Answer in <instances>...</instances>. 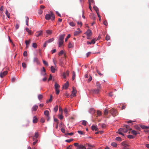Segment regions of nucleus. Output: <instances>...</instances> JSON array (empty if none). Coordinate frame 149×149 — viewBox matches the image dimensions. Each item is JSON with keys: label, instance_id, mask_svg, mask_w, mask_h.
<instances>
[{"label": "nucleus", "instance_id": "f257e3e1", "mask_svg": "<svg viewBox=\"0 0 149 149\" xmlns=\"http://www.w3.org/2000/svg\"><path fill=\"white\" fill-rule=\"evenodd\" d=\"M55 17L54 15L52 13V12H50V14H47L45 15V18L47 20H49L51 19L53 21L55 19Z\"/></svg>", "mask_w": 149, "mask_h": 149}, {"label": "nucleus", "instance_id": "f03ea898", "mask_svg": "<svg viewBox=\"0 0 149 149\" xmlns=\"http://www.w3.org/2000/svg\"><path fill=\"white\" fill-rule=\"evenodd\" d=\"M127 132V129H125L124 128H120L118 129V131L117 133L123 136H124V134L123 133H126Z\"/></svg>", "mask_w": 149, "mask_h": 149}, {"label": "nucleus", "instance_id": "7ed1b4c3", "mask_svg": "<svg viewBox=\"0 0 149 149\" xmlns=\"http://www.w3.org/2000/svg\"><path fill=\"white\" fill-rule=\"evenodd\" d=\"M109 112L113 116H115L118 114L117 110L113 108L111 109Z\"/></svg>", "mask_w": 149, "mask_h": 149}, {"label": "nucleus", "instance_id": "20e7f679", "mask_svg": "<svg viewBox=\"0 0 149 149\" xmlns=\"http://www.w3.org/2000/svg\"><path fill=\"white\" fill-rule=\"evenodd\" d=\"M76 90L74 88H73V90L72 91V94L70 95V97L71 98L75 96H76Z\"/></svg>", "mask_w": 149, "mask_h": 149}, {"label": "nucleus", "instance_id": "39448f33", "mask_svg": "<svg viewBox=\"0 0 149 149\" xmlns=\"http://www.w3.org/2000/svg\"><path fill=\"white\" fill-rule=\"evenodd\" d=\"M100 89H92L91 91V92L94 94H98L100 91Z\"/></svg>", "mask_w": 149, "mask_h": 149}, {"label": "nucleus", "instance_id": "423d86ee", "mask_svg": "<svg viewBox=\"0 0 149 149\" xmlns=\"http://www.w3.org/2000/svg\"><path fill=\"white\" fill-rule=\"evenodd\" d=\"M8 73V71H5L3 72H1L0 74V77L1 78H3L4 76L7 74Z\"/></svg>", "mask_w": 149, "mask_h": 149}, {"label": "nucleus", "instance_id": "0eeeda50", "mask_svg": "<svg viewBox=\"0 0 149 149\" xmlns=\"http://www.w3.org/2000/svg\"><path fill=\"white\" fill-rule=\"evenodd\" d=\"M33 62L36 63L37 64H39L40 63L38 58L37 57H35L34 58Z\"/></svg>", "mask_w": 149, "mask_h": 149}, {"label": "nucleus", "instance_id": "6e6552de", "mask_svg": "<svg viewBox=\"0 0 149 149\" xmlns=\"http://www.w3.org/2000/svg\"><path fill=\"white\" fill-rule=\"evenodd\" d=\"M69 74V71L67 70L64 73L63 76L64 78H65L67 76H68Z\"/></svg>", "mask_w": 149, "mask_h": 149}, {"label": "nucleus", "instance_id": "1a4fd4ad", "mask_svg": "<svg viewBox=\"0 0 149 149\" xmlns=\"http://www.w3.org/2000/svg\"><path fill=\"white\" fill-rule=\"evenodd\" d=\"M43 70H41V74L42 75H46V70L44 67H42Z\"/></svg>", "mask_w": 149, "mask_h": 149}, {"label": "nucleus", "instance_id": "9d476101", "mask_svg": "<svg viewBox=\"0 0 149 149\" xmlns=\"http://www.w3.org/2000/svg\"><path fill=\"white\" fill-rule=\"evenodd\" d=\"M121 144L122 145L124 146V147L127 148V147H129V145L126 144V142L125 141L122 142L121 143Z\"/></svg>", "mask_w": 149, "mask_h": 149}, {"label": "nucleus", "instance_id": "9b49d317", "mask_svg": "<svg viewBox=\"0 0 149 149\" xmlns=\"http://www.w3.org/2000/svg\"><path fill=\"white\" fill-rule=\"evenodd\" d=\"M65 36V34H63L60 35L58 40H63V39Z\"/></svg>", "mask_w": 149, "mask_h": 149}, {"label": "nucleus", "instance_id": "f8f14e48", "mask_svg": "<svg viewBox=\"0 0 149 149\" xmlns=\"http://www.w3.org/2000/svg\"><path fill=\"white\" fill-rule=\"evenodd\" d=\"M30 42L31 40H26L25 41V43L26 45V48H28L29 47V46L30 44Z\"/></svg>", "mask_w": 149, "mask_h": 149}, {"label": "nucleus", "instance_id": "ddd939ff", "mask_svg": "<svg viewBox=\"0 0 149 149\" xmlns=\"http://www.w3.org/2000/svg\"><path fill=\"white\" fill-rule=\"evenodd\" d=\"M86 34L87 36H90L92 34L91 31L90 30H88L86 32Z\"/></svg>", "mask_w": 149, "mask_h": 149}, {"label": "nucleus", "instance_id": "4468645a", "mask_svg": "<svg viewBox=\"0 0 149 149\" xmlns=\"http://www.w3.org/2000/svg\"><path fill=\"white\" fill-rule=\"evenodd\" d=\"M36 33L37 34L36 35V36L39 37L41 36L42 35V31H38L36 32Z\"/></svg>", "mask_w": 149, "mask_h": 149}, {"label": "nucleus", "instance_id": "2eb2a0df", "mask_svg": "<svg viewBox=\"0 0 149 149\" xmlns=\"http://www.w3.org/2000/svg\"><path fill=\"white\" fill-rule=\"evenodd\" d=\"M96 86L97 88L100 89V90L101 89V85L98 82H96Z\"/></svg>", "mask_w": 149, "mask_h": 149}, {"label": "nucleus", "instance_id": "dca6fc26", "mask_svg": "<svg viewBox=\"0 0 149 149\" xmlns=\"http://www.w3.org/2000/svg\"><path fill=\"white\" fill-rule=\"evenodd\" d=\"M38 107L37 105H34L32 108V110L33 111H36L38 108Z\"/></svg>", "mask_w": 149, "mask_h": 149}, {"label": "nucleus", "instance_id": "f3484780", "mask_svg": "<svg viewBox=\"0 0 149 149\" xmlns=\"http://www.w3.org/2000/svg\"><path fill=\"white\" fill-rule=\"evenodd\" d=\"M58 47H60L63 43V40H58Z\"/></svg>", "mask_w": 149, "mask_h": 149}, {"label": "nucleus", "instance_id": "a211bd4d", "mask_svg": "<svg viewBox=\"0 0 149 149\" xmlns=\"http://www.w3.org/2000/svg\"><path fill=\"white\" fill-rule=\"evenodd\" d=\"M38 119L36 116H34L33 120V123H36L37 122Z\"/></svg>", "mask_w": 149, "mask_h": 149}, {"label": "nucleus", "instance_id": "6ab92c4d", "mask_svg": "<svg viewBox=\"0 0 149 149\" xmlns=\"http://www.w3.org/2000/svg\"><path fill=\"white\" fill-rule=\"evenodd\" d=\"M81 32L80 31H76L74 32V36H77Z\"/></svg>", "mask_w": 149, "mask_h": 149}, {"label": "nucleus", "instance_id": "aec40b11", "mask_svg": "<svg viewBox=\"0 0 149 149\" xmlns=\"http://www.w3.org/2000/svg\"><path fill=\"white\" fill-rule=\"evenodd\" d=\"M39 136L38 132H36L35 134V136H34L33 138V141H34L36 139L38 138Z\"/></svg>", "mask_w": 149, "mask_h": 149}, {"label": "nucleus", "instance_id": "412c9836", "mask_svg": "<svg viewBox=\"0 0 149 149\" xmlns=\"http://www.w3.org/2000/svg\"><path fill=\"white\" fill-rule=\"evenodd\" d=\"M85 148V146L82 145H80L77 149H84Z\"/></svg>", "mask_w": 149, "mask_h": 149}, {"label": "nucleus", "instance_id": "4be33fe9", "mask_svg": "<svg viewBox=\"0 0 149 149\" xmlns=\"http://www.w3.org/2000/svg\"><path fill=\"white\" fill-rule=\"evenodd\" d=\"M92 129L93 130H95L96 131H97L98 130L97 128L95 125H92L91 127Z\"/></svg>", "mask_w": 149, "mask_h": 149}, {"label": "nucleus", "instance_id": "5701e85b", "mask_svg": "<svg viewBox=\"0 0 149 149\" xmlns=\"http://www.w3.org/2000/svg\"><path fill=\"white\" fill-rule=\"evenodd\" d=\"M69 86V82L68 81H67L66 83L64 84V87H65V88L66 89H67L68 87Z\"/></svg>", "mask_w": 149, "mask_h": 149}, {"label": "nucleus", "instance_id": "b1692460", "mask_svg": "<svg viewBox=\"0 0 149 149\" xmlns=\"http://www.w3.org/2000/svg\"><path fill=\"white\" fill-rule=\"evenodd\" d=\"M131 133L132 134L134 135H136L139 134V132H137L134 130H132V131Z\"/></svg>", "mask_w": 149, "mask_h": 149}, {"label": "nucleus", "instance_id": "393cba45", "mask_svg": "<svg viewBox=\"0 0 149 149\" xmlns=\"http://www.w3.org/2000/svg\"><path fill=\"white\" fill-rule=\"evenodd\" d=\"M54 40V39L53 38H52L49 39L48 40L46 41L47 43H49L53 41Z\"/></svg>", "mask_w": 149, "mask_h": 149}, {"label": "nucleus", "instance_id": "a878e982", "mask_svg": "<svg viewBox=\"0 0 149 149\" xmlns=\"http://www.w3.org/2000/svg\"><path fill=\"white\" fill-rule=\"evenodd\" d=\"M74 46L73 43L70 42L68 44V47L69 48H72L74 47Z\"/></svg>", "mask_w": 149, "mask_h": 149}, {"label": "nucleus", "instance_id": "bb28decb", "mask_svg": "<svg viewBox=\"0 0 149 149\" xmlns=\"http://www.w3.org/2000/svg\"><path fill=\"white\" fill-rule=\"evenodd\" d=\"M51 71L52 73H54L55 72L56 69L53 66H52L51 67Z\"/></svg>", "mask_w": 149, "mask_h": 149}, {"label": "nucleus", "instance_id": "cd10ccee", "mask_svg": "<svg viewBox=\"0 0 149 149\" xmlns=\"http://www.w3.org/2000/svg\"><path fill=\"white\" fill-rule=\"evenodd\" d=\"M111 145L112 146H113V147H116L117 146V144L115 142H112L111 144Z\"/></svg>", "mask_w": 149, "mask_h": 149}, {"label": "nucleus", "instance_id": "c85d7f7f", "mask_svg": "<svg viewBox=\"0 0 149 149\" xmlns=\"http://www.w3.org/2000/svg\"><path fill=\"white\" fill-rule=\"evenodd\" d=\"M44 114L45 115L47 116V117H49V112L47 110H46L44 111Z\"/></svg>", "mask_w": 149, "mask_h": 149}, {"label": "nucleus", "instance_id": "c756f323", "mask_svg": "<svg viewBox=\"0 0 149 149\" xmlns=\"http://www.w3.org/2000/svg\"><path fill=\"white\" fill-rule=\"evenodd\" d=\"M64 113L65 114V115L66 116H67L68 115V111L67 109L66 108H65L64 110Z\"/></svg>", "mask_w": 149, "mask_h": 149}, {"label": "nucleus", "instance_id": "7c9ffc66", "mask_svg": "<svg viewBox=\"0 0 149 149\" xmlns=\"http://www.w3.org/2000/svg\"><path fill=\"white\" fill-rule=\"evenodd\" d=\"M134 128L136 129L139 131H140L141 129L140 127L137 125H136L134 126Z\"/></svg>", "mask_w": 149, "mask_h": 149}, {"label": "nucleus", "instance_id": "2f4dec72", "mask_svg": "<svg viewBox=\"0 0 149 149\" xmlns=\"http://www.w3.org/2000/svg\"><path fill=\"white\" fill-rule=\"evenodd\" d=\"M126 128L125 129H127V130H132L131 128H130L129 126L127 125H125L124 126Z\"/></svg>", "mask_w": 149, "mask_h": 149}, {"label": "nucleus", "instance_id": "473e14b6", "mask_svg": "<svg viewBox=\"0 0 149 149\" xmlns=\"http://www.w3.org/2000/svg\"><path fill=\"white\" fill-rule=\"evenodd\" d=\"M5 14L8 18H10V14L7 10H6Z\"/></svg>", "mask_w": 149, "mask_h": 149}, {"label": "nucleus", "instance_id": "72a5a7b5", "mask_svg": "<svg viewBox=\"0 0 149 149\" xmlns=\"http://www.w3.org/2000/svg\"><path fill=\"white\" fill-rule=\"evenodd\" d=\"M43 96L42 95L39 94L38 95V98L39 100L42 98Z\"/></svg>", "mask_w": 149, "mask_h": 149}, {"label": "nucleus", "instance_id": "f704fd0d", "mask_svg": "<svg viewBox=\"0 0 149 149\" xmlns=\"http://www.w3.org/2000/svg\"><path fill=\"white\" fill-rule=\"evenodd\" d=\"M25 30L30 34H31V31L28 28H25Z\"/></svg>", "mask_w": 149, "mask_h": 149}, {"label": "nucleus", "instance_id": "c9c22d12", "mask_svg": "<svg viewBox=\"0 0 149 149\" xmlns=\"http://www.w3.org/2000/svg\"><path fill=\"white\" fill-rule=\"evenodd\" d=\"M26 18V24L28 26V22H29V17H25Z\"/></svg>", "mask_w": 149, "mask_h": 149}, {"label": "nucleus", "instance_id": "e433bc0d", "mask_svg": "<svg viewBox=\"0 0 149 149\" xmlns=\"http://www.w3.org/2000/svg\"><path fill=\"white\" fill-rule=\"evenodd\" d=\"M93 8L96 11V13H97L99 12L98 8L97 7H94Z\"/></svg>", "mask_w": 149, "mask_h": 149}, {"label": "nucleus", "instance_id": "4c0bfd02", "mask_svg": "<svg viewBox=\"0 0 149 149\" xmlns=\"http://www.w3.org/2000/svg\"><path fill=\"white\" fill-rule=\"evenodd\" d=\"M54 86L55 89L59 88L60 87V86L56 83H55Z\"/></svg>", "mask_w": 149, "mask_h": 149}, {"label": "nucleus", "instance_id": "58836bf2", "mask_svg": "<svg viewBox=\"0 0 149 149\" xmlns=\"http://www.w3.org/2000/svg\"><path fill=\"white\" fill-rule=\"evenodd\" d=\"M108 111L107 110V109H105L104 110V114L105 115H107L108 114Z\"/></svg>", "mask_w": 149, "mask_h": 149}, {"label": "nucleus", "instance_id": "ea45409f", "mask_svg": "<svg viewBox=\"0 0 149 149\" xmlns=\"http://www.w3.org/2000/svg\"><path fill=\"white\" fill-rule=\"evenodd\" d=\"M32 47L35 48H36L37 47V45L36 43H33L32 44Z\"/></svg>", "mask_w": 149, "mask_h": 149}, {"label": "nucleus", "instance_id": "a19ab883", "mask_svg": "<svg viewBox=\"0 0 149 149\" xmlns=\"http://www.w3.org/2000/svg\"><path fill=\"white\" fill-rule=\"evenodd\" d=\"M73 139H70L66 140H65V141L68 142V143H70V142H71V141H73Z\"/></svg>", "mask_w": 149, "mask_h": 149}, {"label": "nucleus", "instance_id": "79ce46f5", "mask_svg": "<svg viewBox=\"0 0 149 149\" xmlns=\"http://www.w3.org/2000/svg\"><path fill=\"white\" fill-rule=\"evenodd\" d=\"M116 140L118 141H122L121 138L120 137H117L116 138Z\"/></svg>", "mask_w": 149, "mask_h": 149}, {"label": "nucleus", "instance_id": "37998d69", "mask_svg": "<svg viewBox=\"0 0 149 149\" xmlns=\"http://www.w3.org/2000/svg\"><path fill=\"white\" fill-rule=\"evenodd\" d=\"M58 109V105H56L54 108V110L55 112H56Z\"/></svg>", "mask_w": 149, "mask_h": 149}, {"label": "nucleus", "instance_id": "c03bdc74", "mask_svg": "<svg viewBox=\"0 0 149 149\" xmlns=\"http://www.w3.org/2000/svg\"><path fill=\"white\" fill-rule=\"evenodd\" d=\"M69 24L72 26H75V24L73 22H70Z\"/></svg>", "mask_w": 149, "mask_h": 149}, {"label": "nucleus", "instance_id": "a18cd8bd", "mask_svg": "<svg viewBox=\"0 0 149 149\" xmlns=\"http://www.w3.org/2000/svg\"><path fill=\"white\" fill-rule=\"evenodd\" d=\"M97 116H100L102 115V113L100 111H97Z\"/></svg>", "mask_w": 149, "mask_h": 149}, {"label": "nucleus", "instance_id": "49530a36", "mask_svg": "<svg viewBox=\"0 0 149 149\" xmlns=\"http://www.w3.org/2000/svg\"><path fill=\"white\" fill-rule=\"evenodd\" d=\"M42 61H43V64L45 65H46L47 66H48V63L47 62H46V61H45V60H42Z\"/></svg>", "mask_w": 149, "mask_h": 149}, {"label": "nucleus", "instance_id": "de8ad7c7", "mask_svg": "<svg viewBox=\"0 0 149 149\" xmlns=\"http://www.w3.org/2000/svg\"><path fill=\"white\" fill-rule=\"evenodd\" d=\"M75 74L74 72L73 71L72 73V80H74L75 78Z\"/></svg>", "mask_w": 149, "mask_h": 149}, {"label": "nucleus", "instance_id": "09e8293b", "mask_svg": "<svg viewBox=\"0 0 149 149\" xmlns=\"http://www.w3.org/2000/svg\"><path fill=\"white\" fill-rule=\"evenodd\" d=\"M52 96L51 95L50 96V98L49 100H48L47 101V102H51L52 101Z\"/></svg>", "mask_w": 149, "mask_h": 149}, {"label": "nucleus", "instance_id": "8fccbe9b", "mask_svg": "<svg viewBox=\"0 0 149 149\" xmlns=\"http://www.w3.org/2000/svg\"><path fill=\"white\" fill-rule=\"evenodd\" d=\"M96 40L95 39H92L91 42V44H94L95 43V41Z\"/></svg>", "mask_w": 149, "mask_h": 149}, {"label": "nucleus", "instance_id": "3c124183", "mask_svg": "<svg viewBox=\"0 0 149 149\" xmlns=\"http://www.w3.org/2000/svg\"><path fill=\"white\" fill-rule=\"evenodd\" d=\"M63 51L62 50H61L59 52L58 54L59 56H61L63 54Z\"/></svg>", "mask_w": 149, "mask_h": 149}, {"label": "nucleus", "instance_id": "603ef678", "mask_svg": "<svg viewBox=\"0 0 149 149\" xmlns=\"http://www.w3.org/2000/svg\"><path fill=\"white\" fill-rule=\"evenodd\" d=\"M106 40H108L110 39V37L108 35H107L106 37Z\"/></svg>", "mask_w": 149, "mask_h": 149}, {"label": "nucleus", "instance_id": "864d4df0", "mask_svg": "<svg viewBox=\"0 0 149 149\" xmlns=\"http://www.w3.org/2000/svg\"><path fill=\"white\" fill-rule=\"evenodd\" d=\"M22 65L24 68H25L26 67V65L25 63H23L22 64Z\"/></svg>", "mask_w": 149, "mask_h": 149}, {"label": "nucleus", "instance_id": "5fc2aeb1", "mask_svg": "<svg viewBox=\"0 0 149 149\" xmlns=\"http://www.w3.org/2000/svg\"><path fill=\"white\" fill-rule=\"evenodd\" d=\"M59 88L58 89H55V91L56 92V94L57 95H58L59 94Z\"/></svg>", "mask_w": 149, "mask_h": 149}, {"label": "nucleus", "instance_id": "6e6d98bb", "mask_svg": "<svg viewBox=\"0 0 149 149\" xmlns=\"http://www.w3.org/2000/svg\"><path fill=\"white\" fill-rule=\"evenodd\" d=\"M87 122L86 120H83L82 124L84 125H86Z\"/></svg>", "mask_w": 149, "mask_h": 149}, {"label": "nucleus", "instance_id": "4d7b16f0", "mask_svg": "<svg viewBox=\"0 0 149 149\" xmlns=\"http://www.w3.org/2000/svg\"><path fill=\"white\" fill-rule=\"evenodd\" d=\"M141 127L143 129H147V126H145L144 125H141Z\"/></svg>", "mask_w": 149, "mask_h": 149}, {"label": "nucleus", "instance_id": "13d9d810", "mask_svg": "<svg viewBox=\"0 0 149 149\" xmlns=\"http://www.w3.org/2000/svg\"><path fill=\"white\" fill-rule=\"evenodd\" d=\"M70 37V34L68 35L67 38L65 39V41L66 42L68 39Z\"/></svg>", "mask_w": 149, "mask_h": 149}, {"label": "nucleus", "instance_id": "bf43d9fd", "mask_svg": "<svg viewBox=\"0 0 149 149\" xmlns=\"http://www.w3.org/2000/svg\"><path fill=\"white\" fill-rule=\"evenodd\" d=\"M35 140V141L33 142V145H35L37 142L38 140L37 139H35L34 141Z\"/></svg>", "mask_w": 149, "mask_h": 149}, {"label": "nucleus", "instance_id": "052dcab7", "mask_svg": "<svg viewBox=\"0 0 149 149\" xmlns=\"http://www.w3.org/2000/svg\"><path fill=\"white\" fill-rule=\"evenodd\" d=\"M73 147L72 145H70L67 148V149H72V147Z\"/></svg>", "mask_w": 149, "mask_h": 149}, {"label": "nucleus", "instance_id": "680f3d73", "mask_svg": "<svg viewBox=\"0 0 149 149\" xmlns=\"http://www.w3.org/2000/svg\"><path fill=\"white\" fill-rule=\"evenodd\" d=\"M127 137L129 139H133L134 138V136L132 135H128L127 136Z\"/></svg>", "mask_w": 149, "mask_h": 149}, {"label": "nucleus", "instance_id": "e2e57ef3", "mask_svg": "<svg viewBox=\"0 0 149 149\" xmlns=\"http://www.w3.org/2000/svg\"><path fill=\"white\" fill-rule=\"evenodd\" d=\"M23 55L24 56H26L27 55V52L26 51H25L23 53Z\"/></svg>", "mask_w": 149, "mask_h": 149}, {"label": "nucleus", "instance_id": "0e129e2a", "mask_svg": "<svg viewBox=\"0 0 149 149\" xmlns=\"http://www.w3.org/2000/svg\"><path fill=\"white\" fill-rule=\"evenodd\" d=\"M63 116L62 115V113H61V114L59 115V118L60 119L62 120L63 119Z\"/></svg>", "mask_w": 149, "mask_h": 149}, {"label": "nucleus", "instance_id": "69168bd1", "mask_svg": "<svg viewBox=\"0 0 149 149\" xmlns=\"http://www.w3.org/2000/svg\"><path fill=\"white\" fill-rule=\"evenodd\" d=\"M46 32L48 34H51L52 33V31L50 30H47Z\"/></svg>", "mask_w": 149, "mask_h": 149}, {"label": "nucleus", "instance_id": "338daca9", "mask_svg": "<svg viewBox=\"0 0 149 149\" xmlns=\"http://www.w3.org/2000/svg\"><path fill=\"white\" fill-rule=\"evenodd\" d=\"M45 121V120L44 118H42L40 119V122L42 123H43Z\"/></svg>", "mask_w": 149, "mask_h": 149}, {"label": "nucleus", "instance_id": "774afa93", "mask_svg": "<svg viewBox=\"0 0 149 149\" xmlns=\"http://www.w3.org/2000/svg\"><path fill=\"white\" fill-rule=\"evenodd\" d=\"M91 15H92V17H91V18L93 20H95V15L93 14Z\"/></svg>", "mask_w": 149, "mask_h": 149}]
</instances>
